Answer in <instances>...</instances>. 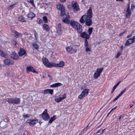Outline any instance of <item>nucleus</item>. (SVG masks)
I'll return each instance as SVG.
<instances>
[{
	"mask_svg": "<svg viewBox=\"0 0 135 135\" xmlns=\"http://www.w3.org/2000/svg\"><path fill=\"white\" fill-rule=\"evenodd\" d=\"M70 24L71 26L76 30L78 33H80L82 32V27L78 22L74 21H71L70 23Z\"/></svg>",
	"mask_w": 135,
	"mask_h": 135,
	"instance_id": "obj_1",
	"label": "nucleus"
},
{
	"mask_svg": "<svg viewBox=\"0 0 135 135\" xmlns=\"http://www.w3.org/2000/svg\"><path fill=\"white\" fill-rule=\"evenodd\" d=\"M80 22L81 23H84L85 22V25L88 26H90L92 23V20L90 18H88L86 15L81 16L79 20Z\"/></svg>",
	"mask_w": 135,
	"mask_h": 135,
	"instance_id": "obj_2",
	"label": "nucleus"
},
{
	"mask_svg": "<svg viewBox=\"0 0 135 135\" xmlns=\"http://www.w3.org/2000/svg\"><path fill=\"white\" fill-rule=\"evenodd\" d=\"M20 99L19 98H8L7 101L9 103L19 104L20 103Z\"/></svg>",
	"mask_w": 135,
	"mask_h": 135,
	"instance_id": "obj_3",
	"label": "nucleus"
},
{
	"mask_svg": "<svg viewBox=\"0 0 135 135\" xmlns=\"http://www.w3.org/2000/svg\"><path fill=\"white\" fill-rule=\"evenodd\" d=\"M56 6L57 9L60 11L61 15L62 16H64L65 13V9L64 6L63 5H61L60 4H58Z\"/></svg>",
	"mask_w": 135,
	"mask_h": 135,
	"instance_id": "obj_4",
	"label": "nucleus"
},
{
	"mask_svg": "<svg viewBox=\"0 0 135 135\" xmlns=\"http://www.w3.org/2000/svg\"><path fill=\"white\" fill-rule=\"evenodd\" d=\"M103 70V68H98L96 72L94 73L93 78L95 79L97 78L98 77L100 76Z\"/></svg>",
	"mask_w": 135,
	"mask_h": 135,
	"instance_id": "obj_5",
	"label": "nucleus"
},
{
	"mask_svg": "<svg viewBox=\"0 0 135 135\" xmlns=\"http://www.w3.org/2000/svg\"><path fill=\"white\" fill-rule=\"evenodd\" d=\"M71 6L74 9V12H76L79 10V6L76 2L74 1L72 2Z\"/></svg>",
	"mask_w": 135,
	"mask_h": 135,
	"instance_id": "obj_6",
	"label": "nucleus"
},
{
	"mask_svg": "<svg viewBox=\"0 0 135 135\" xmlns=\"http://www.w3.org/2000/svg\"><path fill=\"white\" fill-rule=\"evenodd\" d=\"M41 115L43 119L45 120H47L50 118L49 115L47 113V109L45 110L42 113Z\"/></svg>",
	"mask_w": 135,
	"mask_h": 135,
	"instance_id": "obj_7",
	"label": "nucleus"
},
{
	"mask_svg": "<svg viewBox=\"0 0 135 135\" xmlns=\"http://www.w3.org/2000/svg\"><path fill=\"white\" fill-rule=\"evenodd\" d=\"M135 39V36H133L132 38L128 39L125 43V46H127L133 43L134 42Z\"/></svg>",
	"mask_w": 135,
	"mask_h": 135,
	"instance_id": "obj_8",
	"label": "nucleus"
},
{
	"mask_svg": "<svg viewBox=\"0 0 135 135\" xmlns=\"http://www.w3.org/2000/svg\"><path fill=\"white\" fill-rule=\"evenodd\" d=\"M66 49L68 52L71 54L75 53L77 51L76 49L73 48V47H71V46L66 47Z\"/></svg>",
	"mask_w": 135,
	"mask_h": 135,
	"instance_id": "obj_9",
	"label": "nucleus"
},
{
	"mask_svg": "<svg viewBox=\"0 0 135 135\" xmlns=\"http://www.w3.org/2000/svg\"><path fill=\"white\" fill-rule=\"evenodd\" d=\"M38 122L37 119H30L27 120V123H29V124L31 126L33 125Z\"/></svg>",
	"mask_w": 135,
	"mask_h": 135,
	"instance_id": "obj_10",
	"label": "nucleus"
},
{
	"mask_svg": "<svg viewBox=\"0 0 135 135\" xmlns=\"http://www.w3.org/2000/svg\"><path fill=\"white\" fill-rule=\"evenodd\" d=\"M62 97H59L55 99V101L57 102H59L66 98V94H64L62 95Z\"/></svg>",
	"mask_w": 135,
	"mask_h": 135,
	"instance_id": "obj_11",
	"label": "nucleus"
},
{
	"mask_svg": "<svg viewBox=\"0 0 135 135\" xmlns=\"http://www.w3.org/2000/svg\"><path fill=\"white\" fill-rule=\"evenodd\" d=\"M66 17H63L62 18V21L68 24L70 22L69 20L70 16L68 14L66 15Z\"/></svg>",
	"mask_w": 135,
	"mask_h": 135,
	"instance_id": "obj_12",
	"label": "nucleus"
},
{
	"mask_svg": "<svg viewBox=\"0 0 135 135\" xmlns=\"http://www.w3.org/2000/svg\"><path fill=\"white\" fill-rule=\"evenodd\" d=\"M80 35L82 38H85V39H86V40L89 39L90 37L89 35H88V34L84 32L81 33Z\"/></svg>",
	"mask_w": 135,
	"mask_h": 135,
	"instance_id": "obj_13",
	"label": "nucleus"
},
{
	"mask_svg": "<svg viewBox=\"0 0 135 135\" xmlns=\"http://www.w3.org/2000/svg\"><path fill=\"white\" fill-rule=\"evenodd\" d=\"M4 63L6 65H10L12 64L13 62L11 59H7L4 60Z\"/></svg>",
	"mask_w": 135,
	"mask_h": 135,
	"instance_id": "obj_14",
	"label": "nucleus"
},
{
	"mask_svg": "<svg viewBox=\"0 0 135 135\" xmlns=\"http://www.w3.org/2000/svg\"><path fill=\"white\" fill-rule=\"evenodd\" d=\"M18 54L20 56H22L23 55H25V56L27 55L25 51L22 48H20Z\"/></svg>",
	"mask_w": 135,
	"mask_h": 135,
	"instance_id": "obj_15",
	"label": "nucleus"
},
{
	"mask_svg": "<svg viewBox=\"0 0 135 135\" xmlns=\"http://www.w3.org/2000/svg\"><path fill=\"white\" fill-rule=\"evenodd\" d=\"M87 15L86 16L87 18L88 17L89 18H91L92 16V9L90 7L89 9L87 11Z\"/></svg>",
	"mask_w": 135,
	"mask_h": 135,
	"instance_id": "obj_16",
	"label": "nucleus"
},
{
	"mask_svg": "<svg viewBox=\"0 0 135 135\" xmlns=\"http://www.w3.org/2000/svg\"><path fill=\"white\" fill-rule=\"evenodd\" d=\"M26 70L27 72L31 71L34 73H37V72L33 69V68L31 66H29L27 67L26 68Z\"/></svg>",
	"mask_w": 135,
	"mask_h": 135,
	"instance_id": "obj_17",
	"label": "nucleus"
},
{
	"mask_svg": "<svg viewBox=\"0 0 135 135\" xmlns=\"http://www.w3.org/2000/svg\"><path fill=\"white\" fill-rule=\"evenodd\" d=\"M10 57L13 59H17L18 57V55L15 52H13L10 55Z\"/></svg>",
	"mask_w": 135,
	"mask_h": 135,
	"instance_id": "obj_18",
	"label": "nucleus"
},
{
	"mask_svg": "<svg viewBox=\"0 0 135 135\" xmlns=\"http://www.w3.org/2000/svg\"><path fill=\"white\" fill-rule=\"evenodd\" d=\"M43 93L44 94L50 93L52 95L53 93V90L52 89H47L44 90Z\"/></svg>",
	"mask_w": 135,
	"mask_h": 135,
	"instance_id": "obj_19",
	"label": "nucleus"
},
{
	"mask_svg": "<svg viewBox=\"0 0 135 135\" xmlns=\"http://www.w3.org/2000/svg\"><path fill=\"white\" fill-rule=\"evenodd\" d=\"M131 11L130 9L127 8L126 13V17L127 18L129 17L131 15Z\"/></svg>",
	"mask_w": 135,
	"mask_h": 135,
	"instance_id": "obj_20",
	"label": "nucleus"
},
{
	"mask_svg": "<svg viewBox=\"0 0 135 135\" xmlns=\"http://www.w3.org/2000/svg\"><path fill=\"white\" fill-rule=\"evenodd\" d=\"M56 65L55 64V63L53 62H50L49 61L47 64H46L45 66L47 67L50 68V67H52V66L55 67Z\"/></svg>",
	"mask_w": 135,
	"mask_h": 135,
	"instance_id": "obj_21",
	"label": "nucleus"
},
{
	"mask_svg": "<svg viewBox=\"0 0 135 135\" xmlns=\"http://www.w3.org/2000/svg\"><path fill=\"white\" fill-rule=\"evenodd\" d=\"M62 84L60 83H56L50 85V86L52 88L56 87L62 85Z\"/></svg>",
	"mask_w": 135,
	"mask_h": 135,
	"instance_id": "obj_22",
	"label": "nucleus"
},
{
	"mask_svg": "<svg viewBox=\"0 0 135 135\" xmlns=\"http://www.w3.org/2000/svg\"><path fill=\"white\" fill-rule=\"evenodd\" d=\"M35 16V14L33 12H30L28 13L27 15L28 17L31 19H32V18Z\"/></svg>",
	"mask_w": 135,
	"mask_h": 135,
	"instance_id": "obj_23",
	"label": "nucleus"
},
{
	"mask_svg": "<svg viewBox=\"0 0 135 135\" xmlns=\"http://www.w3.org/2000/svg\"><path fill=\"white\" fill-rule=\"evenodd\" d=\"M0 55L2 57L7 58L8 57V55L6 53L3 52L0 49Z\"/></svg>",
	"mask_w": 135,
	"mask_h": 135,
	"instance_id": "obj_24",
	"label": "nucleus"
},
{
	"mask_svg": "<svg viewBox=\"0 0 135 135\" xmlns=\"http://www.w3.org/2000/svg\"><path fill=\"white\" fill-rule=\"evenodd\" d=\"M56 67L58 66L60 67H62L64 65V63L63 61H60L59 64H56Z\"/></svg>",
	"mask_w": 135,
	"mask_h": 135,
	"instance_id": "obj_25",
	"label": "nucleus"
},
{
	"mask_svg": "<svg viewBox=\"0 0 135 135\" xmlns=\"http://www.w3.org/2000/svg\"><path fill=\"white\" fill-rule=\"evenodd\" d=\"M43 63L46 66L49 62L48 60L45 58H43L42 59Z\"/></svg>",
	"mask_w": 135,
	"mask_h": 135,
	"instance_id": "obj_26",
	"label": "nucleus"
},
{
	"mask_svg": "<svg viewBox=\"0 0 135 135\" xmlns=\"http://www.w3.org/2000/svg\"><path fill=\"white\" fill-rule=\"evenodd\" d=\"M91 49L90 46L85 47V51L88 54H90V53L89 52L91 51Z\"/></svg>",
	"mask_w": 135,
	"mask_h": 135,
	"instance_id": "obj_27",
	"label": "nucleus"
},
{
	"mask_svg": "<svg viewBox=\"0 0 135 135\" xmlns=\"http://www.w3.org/2000/svg\"><path fill=\"white\" fill-rule=\"evenodd\" d=\"M85 96L87 95L88 93V89H84L81 92Z\"/></svg>",
	"mask_w": 135,
	"mask_h": 135,
	"instance_id": "obj_28",
	"label": "nucleus"
},
{
	"mask_svg": "<svg viewBox=\"0 0 135 135\" xmlns=\"http://www.w3.org/2000/svg\"><path fill=\"white\" fill-rule=\"evenodd\" d=\"M43 27L46 31H49L50 29V27L47 24H44L43 25Z\"/></svg>",
	"mask_w": 135,
	"mask_h": 135,
	"instance_id": "obj_29",
	"label": "nucleus"
},
{
	"mask_svg": "<svg viewBox=\"0 0 135 135\" xmlns=\"http://www.w3.org/2000/svg\"><path fill=\"white\" fill-rule=\"evenodd\" d=\"M14 36L16 37L17 38L19 36H22V35L21 34L16 31L15 32Z\"/></svg>",
	"mask_w": 135,
	"mask_h": 135,
	"instance_id": "obj_30",
	"label": "nucleus"
},
{
	"mask_svg": "<svg viewBox=\"0 0 135 135\" xmlns=\"http://www.w3.org/2000/svg\"><path fill=\"white\" fill-rule=\"evenodd\" d=\"M56 119V116L55 115H54L53 117H51L49 120V123H51L52 122Z\"/></svg>",
	"mask_w": 135,
	"mask_h": 135,
	"instance_id": "obj_31",
	"label": "nucleus"
},
{
	"mask_svg": "<svg viewBox=\"0 0 135 135\" xmlns=\"http://www.w3.org/2000/svg\"><path fill=\"white\" fill-rule=\"evenodd\" d=\"M18 20L22 22H25L26 20L22 16H20L18 18Z\"/></svg>",
	"mask_w": 135,
	"mask_h": 135,
	"instance_id": "obj_32",
	"label": "nucleus"
},
{
	"mask_svg": "<svg viewBox=\"0 0 135 135\" xmlns=\"http://www.w3.org/2000/svg\"><path fill=\"white\" fill-rule=\"evenodd\" d=\"M33 47L36 49H38L39 48V46L36 43H33Z\"/></svg>",
	"mask_w": 135,
	"mask_h": 135,
	"instance_id": "obj_33",
	"label": "nucleus"
},
{
	"mask_svg": "<svg viewBox=\"0 0 135 135\" xmlns=\"http://www.w3.org/2000/svg\"><path fill=\"white\" fill-rule=\"evenodd\" d=\"M84 41V46L85 47L89 46L88 41L86 39H85Z\"/></svg>",
	"mask_w": 135,
	"mask_h": 135,
	"instance_id": "obj_34",
	"label": "nucleus"
},
{
	"mask_svg": "<svg viewBox=\"0 0 135 135\" xmlns=\"http://www.w3.org/2000/svg\"><path fill=\"white\" fill-rule=\"evenodd\" d=\"M16 4H14L11 5L10 6H9L8 7V10H11L14 7V6L15 5H16Z\"/></svg>",
	"mask_w": 135,
	"mask_h": 135,
	"instance_id": "obj_35",
	"label": "nucleus"
},
{
	"mask_svg": "<svg viewBox=\"0 0 135 135\" xmlns=\"http://www.w3.org/2000/svg\"><path fill=\"white\" fill-rule=\"evenodd\" d=\"M93 28H89L88 30V32L89 33V34L88 35H90V34L92 33L93 31H92Z\"/></svg>",
	"mask_w": 135,
	"mask_h": 135,
	"instance_id": "obj_36",
	"label": "nucleus"
},
{
	"mask_svg": "<svg viewBox=\"0 0 135 135\" xmlns=\"http://www.w3.org/2000/svg\"><path fill=\"white\" fill-rule=\"evenodd\" d=\"M58 30L60 31L62 30V28L61 27V25L60 23H59L58 25Z\"/></svg>",
	"mask_w": 135,
	"mask_h": 135,
	"instance_id": "obj_37",
	"label": "nucleus"
},
{
	"mask_svg": "<svg viewBox=\"0 0 135 135\" xmlns=\"http://www.w3.org/2000/svg\"><path fill=\"white\" fill-rule=\"evenodd\" d=\"M34 35L35 36V39H37L38 37V34L36 32L35 30L33 31Z\"/></svg>",
	"mask_w": 135,
	"mask_h": 135,
	"instance_id": "obj_38",
	"label": "nucleus"
},
{
	"mask_svg": "<svg viewBox=\"0 0 135 135\" xmlns=\"http://www.w3.org/2000/svg\"><path fill=\"white\" fill-rule=\"evenodd\" d=\"M84 96H85L81 93V94L79 96L78 98L79 99H81L84 98Z\"/></svg>",
	"mask_w": 135,
	"mask_h": 135,
	"instance_id": "obj_39",
	"label": "nucleus"
},
{
	"mask_svg": "<svg viewBox=\"0 0 135 135\" xmlns=\"http://www.w3.org/2000/svg\"><path fill=\"white\" fill-rule=\"evenodd\" d=\"M43 20L45 23H47V18L46 16H44L43 17Z\"/></svg>",
	"mask_w": 135,
	"mask_h": 135,
	"instance_id": "obj_40",
	"label": "nucleus"
},
{
	"mask_svg": "<svg viewBox=\"0 0 135 135\" xmlns=\"http://www.w3.org/2000/svg\"><path fill=\"white\" fill-rule=\"evenodd\" d=\"M126 88H125L124 90L122 91L119 94L118 96L120 97L125 92Z\"/></svg>",
	"mask_w": 135,
	"mask_h": 135,
	"instance_id": "obj_41",
	"label": "nucleus"
},
{
	"mask_svg": "<svg viewBox=\"0 0 135 135\" xmlns=\"http://www.w3.org/2000/svg\"><path fill=\"white\" fill-rule=\"evenodd\" d=\"M122 53V52L121 51H119L117 53V55L116 56V58H118L120 55H121Z\"/></svg>",
	"mask_w": 135,
	"mask_h": 135,
	"instance_id": "obj_42",
	"label": "nucleus"
},
{
	"mask_svg": "<svg viewBox=\"0 0 135 135\" xmlns=\"http://www.w3.org/2000/svg\"><path fill=\"white\" fill-rule=\"evenodd\" d=\"M135 8V6L133 4H131V8L132 11H133L134 9Z\"/></svg>",
	"mask_w": 135,
	"mask_h": 135,
	"instance_id": "obj_43",
	"label": "nucleus"
},
{
	"mask_svg": "<svg viewBox=\"0 0 135 135\" xmlns=\"http://www.w3.org/2000/svg\"><path fill=\"white\" fill-rule=\"evenodd\" d=\"M37 22L38 24L40 23L41 22V20L40 18H38L37 20Z\"/></svg>",
	"mask_w": 135,
	"mask_h": 135,
	"instance_id": "obj_44",
	"label": "nucleus"
},
{
	"mask_svg": "<svg viewBox=\"0 0 135 135\" xmlns=\"http://www.w3.org/2000/svg\"><path fill=\"white\" fill-rule=\"evenodd\" d=\"M12 44L14 45H16L17 44L16 41L14 40H12Z\"/></svg>",
	"mask_w": 135,
	"mask_h": 135,
	"instance_id": "obj_45",
	"label": "nucleus"
},
{
	"mask_svg": "<svg viewBox=\"0 0 135 135\" xmlns=\"http://www.w3.org/2000/svg\"><path fill=\"white\" fill-rule=\"evenodd\" d=\"M117 118V117L116 115L114 114L113 116L112 119L113 120H114L115 119H116Z\"/></svg>",
	"mask_w": 135,
	"mask_h": 135,
	"instance_id": "obj_46",
	"label": "nucleus"
},
{
	"mask_svg": "<svg viewBox=\"0 0 135 135\" xmlns=\"http://www.w3.org/2000/svg\"><path fill=\"white\" fill-rule=\"evenodd\" d=\"M22 116L24 118H27L29 117L28 114L23 115Z\"/></svg>",
	"mask_w": 135,
	"mask_h": 135,
	"instance_id": "obj_47",
	"label": "nucleus"
},
{
	"mask_svg": "<svg viewBox=\"0 0 135 135\" xmlns=\"http://www.w3.org/2000/svg\"><path fill=\"white\" fill-rule=\"evenodd\" d=\"M28 1L31 3V4H33V0H27Z\"/></svg>",
	"mask_w": 135,
	"mask_h": 135,
	"instance_id": "obj_48",
	"label": "nucleus"
},
{
	"mask_svg": "<svg viewBox=\"0 0 135 135\" xmlns=\"http://www.w3.org/2000/svg\"><path fill=\"white\" fill-rule=\"evenodd\" d=\"M119 97L118 95L117 97L115 98L114 100H113V102H114L115 100H117L118 98Z\"/></svg>",
	"mask_w": 135,
	"mask_h": 135,
	"instance_id": "obj_49",
	"label": "nucleus"
},
{
	"mask_svg": "<svg viewBox=\"0 0 135 135\" xmlns=\"http://www.w3.org/2000/svg\"><path fill=\"white\" fill-rule=\"evenodd\" d=\"M122 117V118H123V117H122V115H120V116H119V118H118V119H117V121H119V120H120V119H121V118Z\"/></svg>",
	"mask_w": 135,
	"mask_h": 135,
	"instance_id": "obj_50",
	"label": "nucleus"
},
{
	"mask_svg": "<svg viewBox=\"0 0 135 135\" xmlns=\"http://www.w3.org/2000/svg\"><path fill=\"white\" fill-rule=\"evenodd\" d=\"M132 35V34L131 33L129 35H128L127 36V38H129L130 37H131Z\"/></svg>",
	"mask_w": 135,
	"mask_h": 135,
	"instance_id": "obj_51",
	"label": "nucleus"
},
{
	"mask_svg": "<svg viewBox=\"0 0 135 135\" xmlns=\"http://www.w3.org/2000/svg\"><path fill=\"white\" fill-rule=\"evenodd\" d=\"M48 76L50 79H52V77L51 76L49 75H48Z\"/></svg>",
	"mask_w": 135,
	"mask_h": 135,
	"instance_id": "obj_52",
	"label": "nucleus"
},
{
	"mask_svg": "<svg viewBox=\"0 0 135 135\" xmlns=\"http://www.w3.org/2000/svg\"><path fill=\"white\" fill-rule=\"evenodd\" d=\"M121 81H120L119 82H118L117 83V84L115 85L116 86H118V85H119V84H120V82Z\"/></svg>",
	"mask_w": 135,
	"mask_h": 135,
	"instance_id": "obj_53",
	"label": "nucleus"
},
{
	"mask_svg": "<svg viewBox=\"0 0 135 135\" xmlns=\"http://www.w3.org/2000/svg\"><path fill=\"white\" fill-rule=\"evenodd\" d=\"M60 1L61 2H64L66 1V0H60Z\"/></svg>",
	"mask_w": 135,
	"mask_h": 135,
	"instance_id": "obj_54",
	"label": "nucleus"
},
{
	"mask_svg": "<svg viewBox=\"0 0 135 135\" xmlns=\"http://www.w3.org/2000/svg\"><path fill=\"white\" fill-rule=\"evenodd\" d=\"M120 48H121V51L122 52V50H123V46H121L120 47Z\"/></svg>",
	"mask_w": 135,
	"mask_h": 135,
	"instance_id": "obj_55",
	"label": "nucleus"
},
{
	"mask_svg": "<svg viewBox=\"0 0 135 135\" xmlns=\"http://www.w3.org/2000/svg\"><path fill=\"white\" fill-rule=\"evenodd\" d=\"M117 86H116L115 85L113 87V90H115L116 88L117 87Z\"/></svg>",
	"mask_w": 135,
	"mask_h": 135,
	"instance_id": "obj_56",
	"label": "nucleus"
},
{
	"mask_svg": "<svg viewBox=\"0 0 135 135\" xmlns=\"http://www.w3.org/2000/svg\"><path fill=\"white\" fill-rule=\"evenodd\" d=\"M117 1H119L120 2H123V0H116Z\"/></svg>",
	"mask_w": 135,
	"mask_h": 135,
	"instance_id": "obj_57",
	"label": "nucleus"
},
{
	"mask_svg": "<svg viewBox=\"0 0 135 135\" xmlns=\"http://www.w3.org/2000/svg\"><path fill=\"white\" fill-rule=\"evenodd\" d=\"M123 34V32H121L120 33L119 35V36H121Z\"/></svg>",
	"mask_w": 135,
	"mask_h": 135,
	"instance_id": "obj_58",
	"label": "nucleus"
},
{
	"mask_svg": "<svg viewBox=\"0 0 135 135\" xmlns=\"http://www.w3.org/2000/svg\"><path fill=\"white\" fill-rule=\"evenodd\" d=\"M105 130V129H104L102 130V133H100V134H98V135H100L101 134H102L104 132V131Z\"/></svg>",
	"mask_w": 135,
	"mask_h": 135,
	"instance_id": "obj_59",
	"label": "nucleus"
},
{
	"mask_svg": "<svg viewBox=\"0 0 135 135\" xmlns=\"http://www.w3.org/2000/svg\"><path fill=\"white\" fill-rule=\"evenodd\" d=\"M117 107L116 106L114 108H113L111 110V112H112L113 110H114L115 109H116V108Z\"/></svg>",
	"mask_w": 135,
	"mask_h": 135,
	"instance_id": "obj_60",
	"label": "nucleus"
},
{
	"mask_svg": "<svg viewBox=\"0 0 135 135\" xmlns=\"http://www.w3.org/2000/svg\"><path fill=\"white\" fill-rule=\"evenodd\" d=\"M101 131V129H99V130L97 132H96V133L97 134V133H99L100 131Z\"/></svg>",
	"mask_w": 135,
	"mask_h": 135,
	"instance_id": "obj_61",
	"label": "nucleus"
},
{
	"mask_svg": "<svg viewBox=\"0 0 135 135\" xmlns=\"http://www.w3.org/2000/svg\"><path fill=\"white\" fill-rule=\"evenodd\" d=\"M111 112H112L111 111H110L108 113V114L107 115V117L109 115V114H110V113H111Z\"/></svg>",
	"mask_w": 135,
	"mask_h": 135,
	"instance_id": "obj_62",
	"label": "nucleus"
},
{
	"mask_svg": "<svg viewBox=\"0 0 135 135\" xmlns=\"http://www.w3.org/2000/svg\"><path fill=\"white\" fill-rule=\"evenodd\" d=\"M133 106V105L132 104H131L130 105V108H131Z\"/></svg>",
	"mask_w": 135,
	"mask_h": 135,
	"instance_id": "obj_63",
	"label": "nucleus"
},
{
	"mask_svg": "<svg viewBox=\"0 0 135 135\" xmlns=\"http://www.w3.org/2000/svg\"><path fill=\"white\" fill-rule=\"evenodd\" d=\"M127 32V31H124V32H123V34L124 33H126Z\"/></svg>",
	"mask_w": 135,
	"mask_h": 135,
	"instance_id": "obj_64",
	"label": "nucleus"
}]
</instances>
